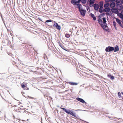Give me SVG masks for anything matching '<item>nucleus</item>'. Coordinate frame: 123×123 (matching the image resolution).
Here are the masks:
<instances>
[{
	"instance_id": "f257e3e1",
	"label": "nucleus",
	"mask_w": 123,
	"mask_h": 123,
	"mask_svg": "<svg viewBox=\"0 0 123 123\" xmlns=\"http://www.w3.org/2000/svg\"><path fill=\"white\" fill-rule=\"evenodd\" d=\"M60 108L62 109L64 111H65L67 113L75 117H76L75 115V113L73 112L72 111L69 109H66L65 108L60 107Z\"/></svg>"
},
{
	"instance_id": "f03ea898",
	"label": "nucleus",
	"mask_w": 123,
	"mask_h": 123,
	"mask_svg": "<svg viewBox=\"0 0 123 123\" xmlns=\"http://www.w3.org/2000/svg\"><path fill=\"white\" fill-rule=\"evenodd\" d=\"M79 6L78 7V8L79 9V11L80 13V15L82 16H84L86 12V10L83 9L82 5L80 6Z\"/></svg>"
},
{
	"instance_id": "7ed1b4c3",
	"label": "nucleus",
	"mask_w": 123,
	"mask_h": 123,
	"mask_svg": "<svg viewBox=\"0 0 123 123\" xmlns=\"http://www.w3.org/2000/svg\"><path fill=\"white\" fill-rule=\"evenodd\" d=\"M115 6V3L114 2H112L110 4V6L111 8H113L111 9V11L113 13H116V12H118V10L115 8H113Z\"/></svg>"
},
{
	"instance_id": "20e7f679",
	"label": "nucleus",
	"mask_w": 123,
	"mask_h": 123,
	"mask_svg": "<svg viewBox=\"0 0 123 123\" xmlns=\"http://www.w3.org/2000/svg\"><path fill=\"white\" fill-rule=\"evenodd\" d=\"M114 49V47L109 46L106 48L105 51L106 52H110L113 51Z\"/></svg>"
},
{
	"instance_id": "39448f33",
	"label": "nucleus",
	"mask_w": 123,
	"mask_h": 123,
	"mask_svg": "<svg viewBox=\"0 0 123 123\" xmlns=\"http://www.w3.org/2000/svg\"><path fill=\"white\" fill-rule=\"evenodd\" d=\"M77 0H71V3L72 4L74 5H77V8L79 6H80L81 5L80 3H78V4H76V1H77Z\"/></svg>"
},
{
	"instance_id": "423d86ee",
	"label": "nucleus",
	"mask_w": 123,
	"mask_h": 123,
	"mask_svg": "<svg viewBox=\"0 0 123 123\" xmlns=\"http://www.w3.org/2000/svg\"><path fill=\"white\" fill-rule=\"evenodd\" d=\"M53 25L54 26L56 27V28L58 30H61V26L59 25L57 23L55 22L54 24Z\"/></svg>"
},
{
	"instance_id": "0eeeda50",
	"label": "nucleus",
	"mask_w": 123,
	"mask_h": 123,
	"mask_svg": "<svg viewBox=\"0 0 123 123\" xmlns=\"http://www.w3.org/2000/svg\"><path fill=\"white\" fill-rule=\"evenodd\" d=\"M116 7L118 10L119 11L123 9V6L122 5H117Z\"/></svg>"
},
{
	"instance_id": "6e6552de",
	"label": "nucleus",
	"mask_w": 123,
	"mask_h": 123,
	"mask_svg": "<svg viewBox=\"0 0 123 123\" xmlns=\"http://www.w3.org/2000/svg\"><path fill=\"white\" fill-rule=\"evenodd\" d=\"M98 23L101 25V27H103V24L102 23V20L100 18H98Z\"/></svg>"
},
{
	"instance_id": "1a4fd4ad",
	"label": "nucleus",
	"mask_w": 123,
	"mask_h": 123,
	"mask_svg": "<svg viewBox=\"0 0 123 123\" xmlns=\"http://www.w3.org/2000/svg\"><path fill=\"white\" fill-rule=\"evenodd\" d=\"M58 43L59 44V45L64 50L67 51H68L67 50V49H66L65 47H64L62 43H61L60 42Z\"/></svg>"
},
{
	"instance_id": "9d476101",
	"label": "nucleus",
	"mask_w": 123,
	"mask_h": 123,
	"mask_svg": "<svg viewBox=\"0 0 123 123\" xmlns=\"http://www.w3.org/2000/svg\"><path fill=\"white\" fill-rule=\"evenodd\" d=\"M93 7L95 10L98 11L99 9V6L98 4L95 3Z\"/></svg>"
},
{
	"instance_id": "9b49d317",
	"label": "nucleus",
	"mask_w": 123,
	"mask_h": 123,
	"mask_svg": "<svg viewBox=\"0 0 123 123\" xmlns=\"http://www.w3.org/2000/svg\"><path fill=\"white\" fill-rule=\"evenodd\" d=\"M76 100L82 103H85L86 104V102L82 98L78 97L76 98Z\"/></svg>"
},
{
	"instance_id": "f8f14e48",
	"label": "nucleus",
	"mask_w": 123,
	"mask_h": 123,
	"mask_svg": "<svg viewBox=\"0 0 123 123\" xmlns=\"http://www.w3.org/2000/svg\"><path fill=\"white\" fill-rule=\"evenodd\" d=\"M104 25H103V27H102L103 29L104 30H105V31H107L108 30L107 29H106V28H108V27L107 26V24L105 23H104Z\"/></svg>"
},
{
	"instance_id": "ddd939ff",
	"label": "nucleus",
	"mask_w": 123,
	"mask_h": 123,
	"mask_svg": "<svg viewBox=\"0 0 123 123\" xmlns=\"http://www.w3.org/2000/svg\"><path fill=\"white\" fill-rule=\"evenodd\" d=\"M21 86L22 88L24 90H29V88L27 87L26 86H25V85L22 84L21 85Z\"/></svg>"
},
{
	"instance_id": "4468645a",
	"label": "nucleus",
	"mask_w": 123,
	"mask_h": 123,
	"mask_svg": "<svg viewBox=\"0 0 123 123\" xmlns=\"http://www.w3.org/2000/svg\"><path fill=\"white\" fill-rule=\"evenodd\" d=\"M114 52L117 51L119 50V48L118 46L116 45V46L114 48Z\"/></svg>"
},
{
	"instance_id": "2eb2a0df",
	"label": "nucleus",
	"mask_w": 123,
	"mask_h": 123,
	"mask_svg": "<svg viewBox=\"0 0 123 123\" xmlns=\"http://www.w3.org/2000/svg\"><path fill=\"white\" fill-rule=\"evenodd\" d=\"M90 15L91 17L93 18L94 20L95 21L96 20V18L93 14L92 13H90Z\"/></svg>"
},
{
	"instance_id": "dca6fc26",
	"label": "nucleus",
	"mask_w": 123,
	"mask_h": 123,
	"mask_svg": "<svg viewBox=\"0 0 123 123\" xmlns=\"http://www.w3.org/2000/svg\"><path fill=\"white\" fill-rule=\"evenodd\" d=\"M103 7L100 6V8L99 9L98 11L100 13H101L103 12Z\"/></svg>"
},
{
	"instance_id": "f3484780",
	"label": "nucleus",
	"mask_w": 123,
	"mask_h": 123,
	"mask_svg": "<svg viewBox=\"0 0 123 123\" xmlns=\"http://www.w3.org/2000/svg\"><path fill=\"white\" fill-rule=\"evenodd\" d=\"M70 85H77L78 83H77L74 82H68Z\"/></svg>"
},
{
	"instance_id": "a211bd4d",
	"label": "nucleus",
	"mask_w": 123,
	"mask_h": 123,
	"mask_svg": "<svg viewBox=\"0 0 123 123\" xmlns=\"http://www.w3.org/2000/svg\"><path fill=\"white\" fill-rule=\"evenodd\" d=\"M111 9L110 8L107 7L105 9L104 11L105 12H109L110 10Z\"/></svg>"
},
{
	"instance_id": "6ab92c4d",
	"label": "nucleus",
	"mask_w": 123,
	"mask_h": 123,
	"mask_svg": "<svg viewBox=\"0 0 123 123\" xmlns=\"http://www.w3.org/2000/svg\"><path fill=\"white\" fill-rule=\"evenodd\" d=\"M107 76L108 77L110 78L112 80H113L114 79V77L110 74H108L107 75Z\"/></svg>"
},
{
	"instance_id": "aec40b11",
	"label": "nucleus",
	"mask_w": 123,
	"mask_h": 123,
	"mask_svg": "<svg viewBox=\"0 0 123 123\" xmlns=\"http://www.w3.org/2000/svg\"><path fill=\"white\" fill-rule=\"evenodd\" d=\"M109 5L110 4L109 3H106L104 4V7H105V8H106L109 6Z\"/></svg>"
},
{
	"instance_id": "412c9836",
	"label": "nucleus",
	"mask_w": 123,
	"mask_h": 123,
	"mask_svg": "<svg viewBox=\"0 0 123 123\" xmlns=\"http://www.w3.org/2000/svg\"><path fill=\"white\" fill-rule=\"evenodd\" d=\"M89 3H91V4H94V3L95 0H89Z\"/></svg>"
},
{
	"instance_id": "4be33fe9",
	"label": "nucleus",
	"mask_w": 123,
	"mask_h": 123,
	"mask_svg": "<svg viewBox=\"0 0 123 123\" xmlns=\"http://www.w3.org/2000/svg\"><path fill=\"white\" fill-rule=\"evenodd\" d=\"M81 2L83 4H85L87 1V0H80Z\"/></svg>"
},
{
	"instance_id": "5701e85b",
	"label": "nucleus",
	"mask_w": 123,
	"mask_h": 123,
	"mask_svg": "<svg viewBox=\"0 0 123 123\" xmlns=\"http://www.w3.org/2000/svg\"><path fill=\"white\" fill-rule=\"evenodd\" d=\"M116 20L118 24L121 22L120 20L118 18H116Z\"/></svg>"
},
{
	"instance_id": "b1692460",
	"label": "nucleus",
	"mask_w": 123,
	"mask_h": 123,
	"mask_svg": "<svg viewBox=\"0 0 123 123\" xmlns=\"http://www.w3.org/2000/svg\"><path fill=\"white\" fill-rule=\"evenodd\" d=\"M100 6H103V1H101L100 2Z\"/></svg>"
},
{
	"instance_id": "393cba45",
	"label": "nucleus",
	"mask_w": 123,
	"mask_h": 123,
	"mask_svg": "<svg viewBox=\"0 0 123 123\" xmlns=\"http://www.w3.org/2000/svg\"><path fill=\"white\" fill-rule=\"evenodd\" d=\"M103 20V23H105L106 22V18L105 17H103L102 18Z\"/></svg>"
},
{
	"instance_id": "a878e982",
	"label": "nucleus",
	"mask_w": 123,
	"mask_h": 123,
	"mask_svg": "<svg viewBox=\"0 0 123 123\" xmlns=\"http://www.w3.org/2000/svg\"><path fill=\"white\" fill-rule=\"evenodd\" d=\"M65 36L67 38H68L70 37V35L68 33H66L65 34Z\"/></svg>"
},
{
	"instance_id": "bb28decb",
	"label": "nucleus",
	"mask_w": 123,
	"mask_h": 123,
	"mask_svg": "<svg viewBox=\"0 0 123 123\" xmlns=\"http://www.w3.org/2000/svg\"><path fill=\"white\" fill-rule=\"evenodd\" d=\"M52 20L51 19H49L46 20L45 22V23L46 24V23H49L51 22H52Z\"/></svg>"
},
{
	"instance_id": "cd10ccee",
	"label": "nucleus",
	"mask_w": 123,
	"mask_h": 123,
	"mask_svg": "<svg viewBox=\"0 0 123 123\" xmlns=\"http://www.w3.org/2000/svg\"><path fill=\"white\" fill-rule=\"evenodd\" d=\"M16 121H17V122H18L19 123H22V122H23V121L22 120H19L18 119H17L16 120Z\"/></svg>"
},
{
	"instance_id": "c85d7f7f",
	"label": "nucleus",
	"mask_w": 123,
	"mask_h": 123,
	"mask_svg": "<svg viewBox=\"0 0 123 123\" xmlns=\"http://www.w3.org/2000/svg\"><path fill=\"white\" fill-rule=\"evenodd\" d=\"M116 22L114 21L113 22V25H114V26H116Z\"/></svg>"
},
{
	"instance_id": "c756f323",
	"label": "nucleus",
	"mask_w": 123,
	"mask_h": 123,
	"mask_svg": "<svg viewBox=\"0 0 123 123\" xmlns=\"http://www.w3.org/2000/svg\"><path fill=\"white\" fill-rule=\"evenodd\" d=\"M21 39V38H18L17 37V38H16V39L17 40V41H19L20 42L19 40H20Z\"/></svg>"
},
{
	"instance_id": "7c9ffc66",
	"label": "nucleus",
	"mask_w": 123,
	"mask_h": 123,
	"mask_svg": "<svg viewBox=\"0 0 123 123\" xmlns=\"http://www.w3.org/2000/svg\"><path fill=\"white\" fill-rule=\"evenodd\" d=\"M86 9L88 12L89 11L88 10H89V11H90V8L89 7V6H87L86 7Z\"/></svg>"
},
{
	"instance_id": "2f4dec72",
	"label": "nucleus",
	"mask_w": 123,
	"mask_h": 123,
	"mask_svg": "<svg viewBox=\"0 0 123 123\" xmlns=\"http://www.w3.org/2000/svg\"><path fill=\"white\" fill-rule=\"evenodd\" d=\"M117 94L119 98L121 97V94L120 92H118L117 93Z\"/></svg>"
},
{
	"instance_id": "473e14b6",
	"label": "nucleus",
	"mask_w": 123,
	"mask_h": 123,
	"mask_svg": "<svg viewBox=\"0 0 123 123\" xmlns=\"http://www.w3.org/2000/svg\"><path fill=\"white\" fill-rule=\"evenodd\" d=\"M81 2L80 0H78L76 1V4H78V3H79Z\"/></svg>"
},
{
	"instance_id": "72a5a7b5",
	"label": "nucleus",
	"mask_w": 123,
	"mask_h": 123,
	"mask_svg": "<svg viewBox=\"0 0 123 123\" xmlns=\"http://www.w3.org/2000/svg\"><path fill=\"white\" fill-rule=\"evenodd\" d=\"M89 6H90V7H92L93 6V4H91V3H89Z\"/></svg>"
},
{
	"instance_id": "f704fd0d",
	"label": "nucleus",
	"mask_w": 123,
	"mask_h": 123,
	"mask_svg": "<svg viewBox=\"0 0 123 123\" xmlns=\"http://www.w3.org/2000/svg\"><path fill=\"white\" fill-rule=\"evenodd\" d=\"M119 24V25H120L122 28H123V25L121 23V22L120 23L118 24Z\"/></svg>"
},
{
	"instance_id": "c9c22d12",
	"label": "nucleus",
	"mask_w": 123,
	"mask_h": 123,
	"mask_svg": "<svg viewBox=\"0 0 123 123\" xmlns=\"http://www.w3.org/2000/svg\"><path fill=\"white\" fill-rule=\"evenodd\" d=\"M20 110H21V109H16V112H20L21 111H20Z\"/></svg>"
},
{
	"instance_id": "e433bc0d",
	"label": "nucleus",
	"mask_w": 123,
	"mask_h": 123,
	"mask_svg": "<svg viewBox=\"0 0 123 123\" xmlns=\"http://www.w3.org/2000/svg\"><path fill=\"white\" fill-rule=\"evenodd\" d=\"M105 14V13H102V14H100V15L102 16H103Z\"/></svg>"
},
{
	"instance_id": "4c0bfd02",
	"label": "nucleus",
	"mask_w": 123,
	"mask_h": 123,
	"mask_svg": "<svg viewBox=\"0 0 123 123\" xmlns=\"http://www.w3.org/2000/svg\"><path fill=\"white\" fill-rule=\"evenodd\" d=\"M110 1V0H105V1L106 2H108Z\"/></svg>"
},
{
	"instance_id": "58836bf2",
	"label": "nucleus",
	"mask_w": 123,
	"mask_h": 123,
	"mask_svg": "<svg viewBox=\"0 0 123 123\" xmlns=\"http://www.w3.org/2000/svg\"><path fill=\"white\" fill-rule=\"evenodd\" d=\"M22 95L24 96V97H25V95H24L25 94V93L24 92H22Z\"/></svg>"
},
{
	"instance_id": "ea45409f",
	"label": "nucleus",
	"mask_w": 123,
	"mask_h": 123,
	"mask_svg": "<svg viewBox=\"0 0 123 123\" xmlns=\"http://www.w3.org/2000/svg\"><path fill=\"white\" fill-rule=\"evenodd\" d=\"M75 111H85L84 110H82L78 109L75 110Z\"/></svg>"
},
{
	"instance_id": "a19ab883",
	"label": "nucleus",
	"mask_w": 123,
	"mask_h": 123,
	"mask_svg": "<svg viewBox=\"0 0 123 123\" xmlns=\"http://www.w3.org/2000/svg\"><path fill=\"white\" fill-rule=\"evenodd\" d=\"M115 27V30H117V29L116 26H114Z\"/></svg>"
},
{
	"instance_id": "79ce46f5",
	"label": "nucleus",
	"mask_w": 123,
	"mask_h": 123,
	"mask_svg": "<svg viewBox=\"0 0 123 123\" xmlns=\"http://www.w3.org/2000/svg\"><path fill=\"white\" fill-rule=\"evenodd\" d=\"M121 18L123 20V15H122V17Z\"/></svg>"
},
{
	"instance_id": "37998d69",
	"label": "nucleus",
	"mask_w": 123,
	"mask_h": 123,
	"mask_svg": "<svg viewBox=\"0 0 123 123\" xmlns=\"http://www.w3.org/2000/svg\"><path fill=\"white\" fill-rule=\"evenodd\" d=\"M13 62H14L13 63H12L13 65H15V62H14L13 61Z\"/></svg>"
},
{
	"instance_id": "c03bdc74",
	"label": "nucleus",
	"mask_w": 123,
	"mask_h": 123,
	"mask_svg": "<svg viewBox=\"0 0 123 123\" xmlns=\"http://www.w3.org/2000/svg\"><path fill=\"white\" fill-rule=\"evenodd\" d=\"M38 19H39V20H40L41 21H42V20L41 19V18H39Z\"/></svg>"
},
{
	"instance_id": "a18cd8bd",
	"label": "nucleus",
	"mask_w": 123,
	"mask_h": 123,
	"mask_svg": "<svg viewBox=\"0 0 123 123\" xmlns=\"http://www.w3.org/2000/svg\"><path fill=\"white\" fill-rule=\"evenodd\" d=\"M122 3L123 4V0H122V1H121Z\"/></svg>"
},
{
	"instance_id": "49530a36",
	"label": "nucleus",
	"mask_w": 123,
	"mask_h": 123,
	"mask_svg": "<svg viewBox=\"0 0 123 123\" xmlns=\"http://www.w3.org/2000/svg\"><path fill=\"white\" fill-rule=\"evenodd\" d=\"M30 98H31L32 99H33V98L32 97H29Z\"/></svg>"
},
{
	"instance_id": "de8ad7c7",
	"label": "nucleus",
	"mask_w": 123,
	"mask_h": 123,
	"mask_svg": "<svg viewBox=\"0 0 123 123\" xmlns=\"http://www.w3.org/2000/svg\"><path fill=\"white\" fill-rule=\"evenodd\" d=\"M107 15H109V14L108 13V14H107Z\"/></svg>"
},
{
	"instance_id": "09e8293b",
	"label": "nucleus",
	"mask_w": 123,
	"mask_h": 123,
	"mask_svg": "<svg viewBox=\"0 0 123 123\" xmlns=\"http://www.w3.org/2000/svg\"><path fill=\"white\" fill-rule=\"evenodd\" d=\"M17 21V20H16V23H17L16 22H18V21Z\"/></svg>"
},
{
	"instance_id": "8fccbe9b",
	"label": "nucleus",
	"mask_w": 123,
	"mask_h": 123,
	"mask_svg": "<svg viewBox=\"0 0 123 123\" xmlns=\"http://www.w3.org/2000/svg\"><path fill=\"white\" fill-rule=\"evenodd\" d=\"M89 0H87V3L88 2V1Z\"/></svg>"
},
{
	"instance_id": "3c124183",
	"label": "nucleus",
	"mask_w": 123,
	"mask_h": 123,
	"mask_svg": "<svg viewBox=\"0 0 123 123\" xmlns=\"http://www.w3.org/2000/svg\"><path fill=\"white\" fill-rule=\"evenodd\" d=\"M122 12L123 13V10L122 11Z\"/></svg>"
},
{
	"instance_id": "603ef678",
	"label": "nucleus",
	"mask_w": 123,
	"mask_h": 123,
	"mask_svg": "<svg viewBox=\"0 0 123 123\" xmlns=\"http://www.w3.org/2000/svg\"><path fill=\"white\" fill-rule=\"evenodd\" d=\"M84 121V122H86V123H89L87 122H86V121Z\"/></svg>"
},
{
	"instance_id": "864d4df0",
	"label": "nucleus",
	"mask_w": 123,
	"mask_h": 123,
	"mask_svg": "<svg viewBox=\"0 0 123 123\" xmlns=\"http://www.w3.org/2000/svg\"><path fill=\"white\" fill-rule=\"evenodd\" d=\"M49 26H51V27L52 26V25H48Z\"/></svg>"
},
{
	"instance_id": "5fc2aeb1",
	"label": "nucleus",
	"mask_w": 123,
	"mask_h": 123,
	"mask_svg": "<svg viewBox=\"0 0 123 123\" xmlns=\"http://www.w3.org/2000/svg\"><path fill=\"white\" fill-rule=\"evenodd\" d=\"M13 117H14V115H13Z\"/></svg>"
},
{
	"instance_id": "6e6d98bb",
	"label": "nucleus",
	"mask_w": 123,
	"mask_h": 123,
	"mask_svg": "<svg viewBox=\"0 0 123 123\" xmlns=\"http://www.w3.org/2000/svg\"><path fill=\"white\" fill-rule=\"evenodd\" d=\"M44 56L45 55V54H44Z\"/></svg>"
},
{
	"instance_id": "4d7b16f0",
	"label": "nucleus",
	"mask_w": 123,
	"mask_h": 123,
	"mask_svg": "<svg viewBox=\"0 0 123 123\" xmlns=\"http://www.w3.org/2000/svg\"><path fill=\"white\" fill-rule=\"evenodd\" d=\"M122 93L123 95V92H122Z\"/></svg>"
},
{
	"instance_id": "13d9d810",
	"label": "nucleus",
	"mask_w": 123,
	"mask_h": 123,
	"mask_svg": "<svg viewBox=\"0 0 123 123\" xmlns=\"http://www.w3.org/2000/svg\"><path fill=\"white\" fill-rule=\"evenodd\" d=\"M122 23H123V21H122Z\"/></svg>"
},
{
	"instance_id": "bf43d9fd",
	"label": "nucleus",
	"mask_w": 123,
	"mask_h": 123,
	"mask_svg": "<svg viewBox=\"0 0 123 123\" xmlns=\"http://www.w3.org/2000/svg\"><path fill=\"white\" fill-rule=\"evenodd\" d=\"M1 16L2 17V14H1Z\"/></svg>"
},
{
	"instance_id": "052dcab7",
	"label": "nucleus",
	"mask_w": 123,
	"mask_h": 123,
	"mask_svg": "<svg viewBox=\"0 0 123 123\" xmlns=\"http://www.w3.org/2000/svg\"><path fill=\"white\" fill-rule=\"evenodd\" d=\"M62 106H62V105H61V107H62Z\"/></svg>"
},
{
	"instance_id": "680f3d73",
	"label": "nucleus",
	"mask_w": 123,
	"mask_h": 123,
	"mask_svg": "<svg viewBox=\"0 0 123 123\" xmlns=\"http://www.w3.org/2000/svg\"><path fill=\"white\" fill-rule=\"evenodd\" d=\"M84 73H85V74H87L86 73H85V72H84Z\"/></svg>"
},
{
	"instance_id": "e2e57ef3",
	"label": "nucleus",
	"mask_w": 123,
	"mask_h": 123,
	"mask_svg": "<svg viewBox=\"0 0 123 123\" xmlns=\"http://www.w3.org/2000/svg\"><path fill=\"white\" fill-rule=\"evenodd\" d=\"M109 117V118H111L110 117Z\"/></svg>"
},
{
	"instance_id": "0e129e2a",
	"label": "nucleus",
	"mask_w": 123,
	"mask_h": 123,
	"mask_svg": "<svg viewBox=\"0 0 123 123\" xmlns=\"http://www.w3.org/2000/svg\"><path fill=\"white\" fill-rule=\"evenodd\" d=\"M52 23H53V22H52Z\"/></svg>"
},
{
	"instance_id": "69168bd1",
	"label": "nucleus",
	"mask_w": 123,
	"mask_h": 123,
	"mask_svg": "<svg viewBox=\"0 0 123 123\" xmlns=\"http://www.w3.org/2000/svg\"><path fill=\"white\" fill-rule=\"evenodd\" d=\"M12 58H13V57H12Z\"/></svg>"
},
{
	"instance_id": "338daca9",
	"label": "nucleus",
	"mask_w": 123,
	"mask_h": 123,
	"mask_svg": "<svg viewBox=\"0 0 123 123\" xmlns=\"http://www.w3.org/2000/svg\"><path fill=\"white\" fill-rule=\"evenodd\" d=\"M122 99H123V98Z\"/></svg>"
},
{
	"instance_id": "774afa93",
	"label": "nucleus",
	"mask_w": 123,
	"mask_h": 123,
	"mask_svg": "<svg viewBox=\"0 0 123 123\" xmlns=\"http://www.w3.org/2000/svg\"><path fill=\"white\" fill-rule=\"evenodd\" d=\"M112 0H111V1H112Z\"/></svg>"
}]
</instances>
